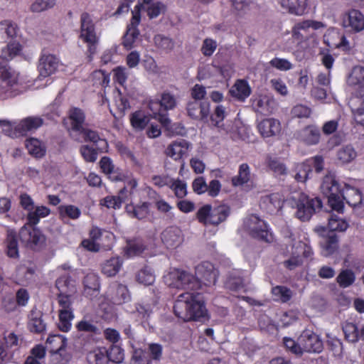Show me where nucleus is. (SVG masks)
Here are the masks:
<instances>
[{"label":"nucleus","instance_id":"nucleus-1","mask_svg":"<svg viewBox=\"0 0 364 364\" xmlns=\"http://www.w3.org/2000/svg\"><path fill=\"white\" fill-rule=\"evenodd\" d=\"M164 282L171 288L185 289L179 294L173 305V312L183 321H199L207 315L203 301L198 298L200 282L192 274L182 269H173L164 277Z\"/></svg>","mask_w":364,"mask_h":364},{"label":"nucleus","instance_id":"nucleus-2","mask_svg":"<svg viewBox=\"0 0 364 364\" xmlns=\"http://www.w3.org/2000/svg\"><path fill=\"white\" fill-rule=\"evenodd\" d=\"M321 191L328 198L329 206L338 213L343 211V200L351 207H356L363 201V194L358 188L346 183L341 188L332 175L323 177Z\"/></svg>","mask_w":364,"mask_h":364},{"label":"nucleus","instance_id":"nucleus-3","mask_svg":"<svg viewBox=\"0 0 364 364\" xmlns=\"http://www.w3.org/2000/svg\"><path fill=\"white\" fill-rule=\"evenodd\" d=\"M22 50V46L18 43H11L1 48L0 55V96L11 90L16 80L10 71L8 62Z\"/></svg>","mask_w":364,"mask_h":364},{"label":"nucleus","instance_id":"nucleus-4","mask_svg":"<svg viewBox=\"0 0 364 364\" xmlns=\"http://www.w3.org/2000/svg\"><path fill=\"white\" fill-rule=\"evenodd\" d=\"M79 38L87 45V55L92 61L97 51L100 36H97L95 24L90 14L84 12L80 16V28Z\"/></svg>","mask_w":364,"mask_h":364},{"label":"nucleus","instance_id":"nucleus-5","mask_svg":"<svg viewBox=\"0 0 364 364\" xmlns=\"http://www.w3.org/2000/svg\"><path fill=\"white\" fill-rule=\"evenodd\" d=\"M324 27L322 22L314 20H305L296 23L291 30V39L295 50L297 52H305L309 48V37L307 33L309 28L318 30Z\"/></svg>","mask_w":364,"mask_h":364},{"label":"nucleus","instance_id":"nucleus-6","mask_svg":"<svg viewBox=\"0 0 364 364\" xmlns=\"http://www.w3.org/2000/svg\"><path fill=\"white\" fill-rule=\"evenodd\" d=\"M176 105L177 100L176 96L168 91L162 92L159 101L151 102L149 104L150 109L155 114V117L163 127L167 129H168L171 124L168 111L173 109Z\"/></svg>","mask_w":364,"mask_h":364},{"label":"nucleus","instance_id":"nucleus-7","mask_svg":"<svg viewBox=\"0 0 364 364\" xmlns=\"http://www.w3.org/2000/svg\"><path fill=\"white\" fill-rule=\"evenodd\" d=\"M67 338L60 334L48 336L46 348L52 355L53 364H68L72 358V355L66 351Z\"/></svg>","mask_w":364,"mask_h":364},{"label":"nucleus","instance_id":"nucleus-8","mask_svg":"<svg viewBox=\"0 0 364 364\" xmlns=\"http://www.w3.org/2000/svg\"><path fill=\"white\" fill-rule=\"evenodd\" d=\"M293 201L296 208V216L301 221L310 220L316 210L322 208V201L319 198H310L304 193L298 194L296 198H293Z\"/></svg>","mask_w":364,"mask_h":364},{"label":"nucleus","instance_id":"nucleus-9","mask_svg":"<svg viewBox=\"0 0 364 364\" xmlns=\"http://www.w3.org/2000/svg\"><path fill=\"white\" fill-rule=\"evenodd\" d=\"M195 278L200 282V289L202 285H215L218 277V271L214 265L208 262L204 261L196 267Z\"/></svg>","mask_w":364,"mask_h":364},{"label":"nucleus","instance_id":"nucleus-10","mask_svg":"<svg viewBox=\"0 0 364 364\" xmlns=\"http://www.w3.org/2000/svg\"><path fill=\"white\" fill-rule=\"evenodd\" d=\"M250 221V235L252 237L269 243L274 240L273 235L265 221L256 215H251Z\"/></svg>","mask_w":364,"mask_h":364},{"label":"nucleus","instance_id":"nucleus-11","mask_svg":"<svg viewBox=\"0 0 364 364\" xmlns=\"http://www.w3.org/2000/svg\"><path fill=\"white\" fill-rule=\"evenodd\" d=\"M44 120L38 116H30L22 119L14 127L13 137L26 136L30 132H34L43 126Z\"/></svg>","mask_w":364,"mask_h":364},{"label":"nucleus","instance_id":"nucleus-12","mask_svg":"<svg viewBox=\"0 0 364 364\" xmlns=\"http://www.w3.org/2000/svg\"><path fill=\"white\" fill-rule=\"evenodd\" d=\"M342 26L350 32H360L364 29V15L358 10L351 9L343 14Z\"/></svg>","mask_w":364,"mask_h":364},{"label":"nucleus","instance_id":"nucleus-13","mask_svg":"<svg viewBox=\"0 0 364 364\" xmlns=\"http://www.w3.org/2000/svg\"><path fill=\"white\" fill-rule=\"evenodd\" d=\"M299 340L302 346V351L320 353L323 350V345L320 337L309 330L304 331Z\"/></svg>","mask_w":364,"mask_h":364},{"label":"nucleus","instance_id":"nucleus-14","mask_svg":"<svg viewBox=\"0 0 364 364\" xmlns=\"http://www.w3.org/2000/svg\"><path fill=\"white\" fill-rule=\"evenodd\" d=\"M18 235L22 243L31 248L44 240L43 235L39 229L26 225L21 228Z\"/></svg>","mask_w":364,"mask_h":364},{"label":"nucleus","instance_id":"nucleus-15","mask_svg":"<svg viewBox=\"0 0 364 364\" xmlns=\"http://www.w3.org/2000/svg\"><path fill=\"white\" fill-rule=\"evenodd\" d=\"M43 313L41 310L34 306L28 316L27 328L36 334H41L46 330V323L43 319Z\"/></svg>","mask_w":364,"mask_h":364},{"label":"nucleus","instance_id":"nucleus-16","mask_svg":"<svg viewBox=\"0 0 364 364\" xmlns=\"http://www.w3.org/2000/svg\"><path fill=\"white\" fill-rule=\"evenodd\" d=\"M186 110L191 118L201 121L206 120L210 114V104L208 102L190 101L187 103Z\"/></svg>","mask_w":364,"mask_h":364},{"label":"nucleus","instance_id":"nucleus-17","mask_svg":"<svg viewBox=\"0 0 364 364\" xmlns=\"http://www.w3.org/2000/svg\"><path fill=\"white\" fill-rule=\"evenodd\" d=\"M58 63L59 60L55 55L43 51L38 66L40 75L43 77L52 75L56 71Z\"/></svg>","mask_w":364,"mask_h":364},{"label":"nucleus","instance_id":"nucleus-18","mask_svg":"<svg viewBox=\"0 0 364 364\" xmlns=\"http://www.w3.org/2000/svg\"><path fill=\"white\" fill-rule=\"evenodd\" d=\"M325 43L331 48H342L343 50H348V41L346 36L336 30L328 31L324 35Z\"/></svg>","mask_w":364,"mask_h":364},{"label":"nucleus","instance_id":"nucleus-19","mask_svg":"<svg viewBox=\"0 0 364 364\" xmlns=\"http://www.w3.org/2000/svg\"><path fill=\"white\" fill-rule=\"evenodd\" d=\"M258 130L263 137L277 136L281 132V123L278 119L267 118L262 120L258 126Z\"/></svg>","mask_w":364,"mask_h":364},{"label":"nucleus","instance_id":"nucleus-20","mask_svg":"<svg viewBox=\"0 0 364 364\" xmlns=\"http://www.w3.org/2000/svg\"><path fill=\"white\" fill-rule=\"evenodd\" d=\"M161 240L167 249H174L182 242L181 232L175 227L168 228L161 233Z\"/></svg>","mask_w":364,"mask_h":364},{"label":"nucleus","instance_id":"nucleus-21","mask_svg":"<svg viewBox=\"0 0 364 364\" xmlns=\"http://www.w3.org/2000/svg\"><path fill=\"white\" fill-rule=\"evenodd\" d=\"M284 200L279 193L265 195L261 198L260 205L268 213H273L279 211L283 205Z\"/></svg>","mask_w":364,"mask_h":364},{"label":"nucleus","instance_id":"nucleus-22","mask_svg":"<svg viewBox=\"0 0 364 364\" xmlns=\"http://www.w3.org/2000/svg\"><path fill=\"white\" fill-rule=\"evenodd\" d=\"M18 31V27L17 24L10 20H4L0 22V43H6L8 41L7 45L9 43L15 42L18 43L15 41H12L14 38H15L17 35V32Z\"/></svg>","mask_w":364,"mask_h":364},{"label":"nucleus","instance_id":"nucleus-23","mask_svg":"<svg viewBox=\"0 0 364 364\" xmlns=\"http://www.w3.org/2000/svg\"><path fill=\"white\" fill-rule=\"evenodd\" d=\"M75 328L80 335H86L92 339L101 334V330L96 323L92 320H88L85 318L76 323Z\"/></svg>","mask_w":364,"mask_h":364},{"label":"nucleus","instance_id":"nucleus-24","mask_svg":"<svg viewBox=\"0 0 364 364\" xmlns=\"http://www.w3.org/2000/svg\"><path fill=\"white\" fill-rule=\"evenodd\" d=\"M79 132L83 134L85 141L92 142L97 146L99 152H107L108 142L105 139L101 138L97 132L84 128Z\"/></svg>","mask_w":364,"mask_h":364},{"label":"nucleus","instance_id":"nucleus-25","mask_svg":"<svg viewBox=\"0 0 364 364\" xmlns=\"http://www.w3.org/2000/svg\"><path fill=\"white\" fill-rule=\"evenodd\" d=\"M25 146L29 155L35 159H42L46 156L45 144L35 137H30L25 141Z\"/></svg>","mask_w":364,"mask_h":364},{"label":"nucleus","instance_id":"nucleus-26","mask_svg":"<svg viewBox=\"0 0 364 364\" xmlns=\"http://www.w3.org/2000/svg\"><path fill=\"white\" fill-rule=\"evenodd\" d=\"M229 92L232 97L244 102L250 95L252 90L246 80L239 79L235 81Z\"/></svg>","mask_w":364,"mask_h":364},{"label":"nucleus","instance_id":"nucleus-27","mask_svg":"<svg viewBox=\"0 0 364 364\" xmlns=\"http://www.w3.org/2000/svg\"><path fill=\"white\" fill-rule=\"evenodd\" d=\"M127 197L128 191L124 187L119 191L118 196H107L104 198L100 200V205L107 208L119 209L122 204L126 201Z\"/></svg>","mask_w":364,"mask_h":364},{"label":"nucleus","instance_id":"nucleus-28","mask_svg":"<svg viewBox=\"0 0 364 364\" xmlns=\"http://www.w3.org/2000/svg\"><path fill=\"white\" fill-rule=\"evenodd\" d=\"M68 119L70 121L71 129L74 132H80L85 121V114L79 107H71L68 112Z\"/></svg>","mask_w":364,"mask_h":364},{"label":"nucleus","instance_id":"nucleus-29","mask_svg":"<svg viewBox=\"0 0 364 364\" xmlns=\"http://www.w3.org/2000/svg\"><path fill=\"white\" fill-rule=\"evenodd\" d=\"M308 0H280L281 6L289 14L301 16L305 13Z\"/></svg>","mask_w":364,"mask_h":364},{"label":"nucleus","instance_id":"nucleus-30","mask_svg":"<svg viewBox=\"0 0 364 364\" xmlns=\"http://www.w3.org/2000/svg\"><path fill=\"white\" fill-rule=\"evenodd\" d=\"M122 264V258L112 257L102 264V273L107 277H114L121 269Z\"/></svg>","mask_w":364,"mask_h":364},{"label":"nucleus","instance_id":"nucleus-31","mask_svg":"<svg viewBox=\"0 0 364 364\" xmlns=\"http://www.w3.org/2000/svg\"><path fill=\"white\" fill-rule=\"evenodd\" d=\"M18 238V235L15 231H8L5 240L6 253L10 258L17 259L19 257Z\"/></svg>","mask_w":364,"mask_h":364},{"label":"nucleus","instance_id":"nucleus-32","mask_svg":"<svg viewBox=\"0 0 364 364\" xmlns=\"http://www.w3.org/2000/svg\"><path fill=\"white\" fill-rule=\"evenodd\" d=\"M230 214V208L227 205H220L212 207L210 215V225L218 226L227 220Z\"/></svg>","mask_w":364,"mask_h":364},{"label":"nucleus","instance_id":"nucleus-33","mask_svg":"<svg viewBox=\"0 0 364 364\" xmlns=\"http://www.w3.org/2000/svg\"><path fill=\"white\" fill-rule=\"evenodd\" d=\"M82 282L85 294L92 296L97 295L99 293L100 284L97 274L94 272L87 273L85 276Z\"/></svg>","mask_w":364,"mask_h":364},{"label":"nucleus","instance_id":"nucleus-34","mask_svg":"<svg viewBox=\"0 0 364 364\" xmlns=\"http://www.w3.org/2000/svg\"><path fill=\"white\" fill-rule=\"evenodd\" d=\"M250 179V166L247 163H243L239 166L237 174L231 178V183L234 187L242 186L247 184Z\"/></svg>","mask_w":364,"mask_h":364},{"label":"nucleus","instance_id":"nucleus-35","mask_svg":"<svg viewBox=\"0 0 364 364\" xmlns=\"http://www.w3.org/2000/svg\"><path fill=\"white\" fill-rule=\"evenodd\" d=\"M138 2L141 9L146 10L149 18L158 17L164 8V4L159 1L153 2L152 0H138Z\"/></svg>","mask_w":364,"mask_h":364},{"label":"nucleus","instance_id":"nucleus-36","mask_svg":"<svg viewBox=\"0 0 364 364\" xmlns=\"http://www.w3.org/2000/svg\"><path fill=\"white\" fill-rule=\"evenodd\" d=\"M187 149L188 146L185 140L174 141L167 147L166 154L168 156L176 161L183 157Z\"/></svg>","mask_w":364,"mask_h":364},{"label":"nucleus","instance_id":"nucleus-37","mask_svg":"<svg viewBox=\"0 0 364 364\" xmlns=\"http://www.w3.org/2000/svg\"><path fill=\"white\" fill-rule=\"evenodd\" d=\"M100 166L102 171L109 175L114 181H121L122 175L115 170L114 165L109 156H102L100 161Z\"/></svg>","mask_w":364,"mask_h":364},{"label":"nucleus","instance_id":"nucleus-38","mask_svg":"<svg viewBox=\"0 0 364 364\" xmlns=\"http://www.w3.org/2000/svg\"><path fill=\"white\" fill-rule=\"evenodd\" d=\"M152 314L153 308L149 304H137L136 310L133 312L136 321L141 324L147 323Z\"/></svg>","mask_w":364,"mask_h":364},{"label":"nucleus","instance_id":"nucleus-39","mask_svg":"<svg viewBox=\"0 0 364 364\" xmlns=\"http://www.w3.org/2000/svg\"><path fill=\"white\" fill-rule=\"evenodd\" d=\"M274 300L281 303H287L293 296L292 291L286 286L277 285L272 288Z\"/></svg>","mask_w":364,"mask_h":364},{"label":"nucleus","instance_id":"nucleus-40","mask_svg":"<svg viewBox=\"0 0 364 364\" xmlns=\"http://www.w3.org/2000/svg\"><path fill=\"white\" fill-rule=\"evenodd\" d=\"M338 236L336 233H328L323 242H321L323 255L326 257L333 255L338 248Z\"/></svg>","mask_w":364,"mask_h":364},{"label":"nucleus","instance_id":"nucleus-41","mask_svg":"<svg viewBox=\"0 0 364 364\" xmlns=\"http://www.w3.org/2000/svg\"><path fill=\"white\" fill-rule=\"evenodd\" d=\"M348 83L350 86L364 87V68L354 67L348 78Z\"/></svg>","mask_w":364,"mask_h":364},{"label":"nucleus","instance_id":"nucleus-42","mask_svg":"<svg viewBox=\"0 0 364 364\" xmlns=\"http://www.w3.org/2000/svg\"><path fill=\"white\" fill-rule=\"evenodd\" d=\"M58 211L60 218L62 219L68 218L77 220L81 215L80 209L74 205H61L58 206Z\"/></svg>","mask_w":364,"mask_h":364},{"label":"nucleus","instance_id":"nucleus-43","mask_svg":"<svg viewBox=\"0 0 364 364\" xmlns=\"http://www.w3.org/2000/svg\"><path fill=\"white\" fill-rule=\"evenodd\" d=\"M58 318V327L59 330L63 332H68L71 329V321L74 318L73 311L59 310Z\"/></svg>","mask_w":364,"mask_h":364},{"label":"nucleus","instance_id":"nucleus-44","mask_svg":"<svg viewBox=\"0 0 364 364\" xmlns=\"http://www.w3.org/2000/svg\"><path fill=\"white\" fill-rule=\"evenodd\" d=\"M130 294L126 285L117 284L115 292L112 296L113 302L116 304H122L130 300Z\"/></svg>","mask_w":364,"mask_h":364},{"label":"nucleus","instance_id":"nucleus-45","mask_svg":"<svg viewBox=\"0 0 364 364\" xmlns=\"http://www.w3.org/2000/svg\"><path fill=\"white\" fill-rule=\"evenodd\" d=\"M302 137L306 144H316L319 141L320 131L315 127L308 126L302 130Z\"/></svg>","mask_w":364,"mask_h":364},{"label":"nucleus","instance_id":"nucleus-46","mask_svg":"<svg viewBox=\"0 0 364 364\" xmlns=\"http://www.w3.org/2000/svg\"><path fill=\"white\" fill-rule=\"evenodd\" d=\"M328 228L329 233H335L336 231L343 232L348 228V223L336 215H331L328 219Z\"/></svg>","mask_w":364,"mask_h":364},{"label":"nucleus","instance_id":"nucleus-47","mask_svg":"<svg viewBox=\"0 0 364 364\" xmlns=\"http://www.w3.org/2000/svg\"><path fill=\"white\" fill-rule=\"evenodd\" d=\"M311 171V166L308 162L299 164L293 171L295 173L294 178L297 182L304 183L308 179Z\"/></svg>","mask_w":364,"mask_h":364},{"label":"nucleus","instance_id":"nucleus-48","mask_svg":"<svg viewBox=\"0 0 364 364\" xmlns=\"http://www.w3.org/2000/svg\"><path fill=\"white\" fill-rule=\"evenodd\" d=\"M140 33L138 28H127L126 33L123 36L122 44L126 50L134 48V43L139 38Z\"/></svg>","mask_w":364,"mask_h":364},{"label":"nucleus","instance_id":"nucleus-49","mask_svg":"<svg viewBox=\"0 0 364 364\" xmlns=\"http://www.w3.org/2000/svg\"><path fill=\"white\" fill-rule=\"evenodd\" d=\"M136 279L140 284L151 285L155 280V276L151 269L148 266H145L137 272Z\"/></svg>","mask_w":364,"mask_h":364},{"label":"nucleus","instance_id":"nucleus-50","mask_svg":"<svg viewBox=\"0 0 364 364\" xmlns=\"http://www.w3.org/2000/svg\"><path fill=\"white\" fill-rule=\"evenodd\" d=\"M71 277L68 274H63L58 277L55 281V287L59 291L58 294H70L73 292L71 284Z\"/></svg>","mask_w":364,"mask_h":364},{"label":"nucleus","instance_id":"nucleus-51","mask_svg":"<svg viewBox=\"0 0 364 364\" xmlns=\"http://www.w3.org/2000/svg\"><path fill=\"white\" fill-rule=\"evenodd\" d=\"M355 280L354 272L350 269H343L338 275L336 282L342 288H346L352 285Z\"/></svg>","mask_w":364,"mask_h":364},{"label":"nucleus","instance_id":"nucleus-52","mask_svg":"<svg viewBox=\"0 0 364 364\" xmlns=\"http://www.w3.org/2000/svg\"><path fill=\"white\" fill-rule=\"evenodd\" d=\"M356 156V151L350 145L342 147L337 153L338 159L343 164H348L351 162Z\"/></svg>","mask_w":364,"mask_h":364},{"label":"nucleus","instance_id":"nucleus-53","mask_svg":"<svg viewBox=\"0 0 364 364\" xmlns=\"http://www.w3.org/2000/svg\"><path fill=\"white\" fill-rule=\"evenodd\" d=\"M107 358L116 363H119L124 360V350L118 345L112 344L106 350Z\"/></svg>","mask_w":364,"mask_h":364},{"label":"nucleus","instance_id":"nucleus-54","mask_svg":"<svg viewBox=\"0 0 364 364\" xmlns=\"http://www.w3.org/2000/svg\"><path fill=\"white\" fill-rule=\"evenodd\" d=\"M225 287L230 291H240L244 287V279L242 277L231 273L225 282Z\"/></svg>","mask_w":364,"mask_h":364},{"label":"nucleus","instance_id":"nucleus-55","mask_svg":"<svg viewBox=\"0 0 364 364\" xmlns=\"http://www.w3.org/2000/svg\"><path fill=\"white\" fill-rule=\"evenodd\" d=\"M169 188L173 191L175 196L179 199L184 198L188 194L186 183L178 178H173Z\"/></svg>","mask_w":364,"mask_h":364},{"label":"nucleus","instance_id":"nucleus-56","mask_svg":"<svg viewBox=\"0 0 364 364\" xmlns=\"http://www.w3.org/2000/svg\"><path fill=\"white\" fill-rule=\"evenodd\" d=\"M267 165L268 168L277 176L287 173L285 164L277 158L269 157L267 160Z\"/></svg>","mask_w":364,"mask_h":364},{"label":"nucleus","instance_id":"nucleus-57","mask_svg":"<svg viewBox=\"0 0 364 364\" xmlns=\"http://www.w3.org/2000/svg\"><path fill=\"white\" fill-rule=\"evenodd\" d=\"M146 250V246L140 240H134L129 242L125 250L128 257H134L140 255Z\"/></svg>","mask_w":364,"mask_h":364},{"label":"nucleus","instance_id":"nucleus-58","mask_svg":"<svg viewBox=\"0 0 364 364\" xmlns=\"http://www.w3.org/2000/svg\"><path fill=\"white\" fill-rule=\"evenodd\" d=\"M212 213V205L206 204L200 207L196 212V217L198 221L204 225H210V215Z\"/></svg>","mask_w":364,"mask_h":364},{"label":"nucleus","instance_id":"nucleus-59","mask_svg":"<svg viewBox=\"0 0 364 364\" xmlns=\"http://www.w3.org/2000/svg\"><path fill=\"white\" fill-rule=\"evenodd\" d=\"M343 331L345 335V338L349 342H356L359 339V331L356 324L353 323H346L343 326Z\"/></svg>","mask_w":364,"mask_h":364},{"label":"nucleus","instance_id":"nucleus-60","mask_svg":"<svg viewBox=\"0 0 364 364\" xmlns=\"http://www.w3.org/2000/svg\"><path fill=\"white\" fill-rule=\"evenodd\" d=\"M225 117V108L223 105H217L210 119L211 124L218 128L223 127V122Z\"/></svg>","mask_w":364,"mask_h":364},{"label":"nucleus","instance_id":"nucleus-61","mask_svg":"<svg viewBox=\"0 0 364 364\" xmlns=\"http://www.w3.org/2000/svg\"><path fill=\"white\" fill-rule=\"evenodd\" d=\"M57 0H36L30 6L32 12H42L53 8Z\"/></svg>","mask_w":364,"mask_h":364},{"label":"nucleus","instance_id":"nucleus-62","mask_svg":"<svg viewBox=\"0 0 364 364\" xmlns=\"http://www.w3.org/2000/svg\"><path fill=\"white\" fill-rule=\"evenodd\" d=\"M97 147L95 149L89 145H82L80 148V153L87 162H95L97 159Z\"/></svg>","mask_w":364,"mask_h":364},{"label":"nucleus","instance_id":"nucleus-63","mask_svg":"<svg viewBox=\"0 0 364 364\" xmlns=\"http://www.w3.org/2000/svg\"><path fill=\"white\" fill-rule=\"evenodd\" d=\"M218 44L215 40L206 38L203 40L200 51L205 57H210L217 49Z\"/></svg>","mask_w":364,"mask_h":364},{"label":"nucleus","instance_id":"nucleus-64","mask_svg":"<svg viewBox=\"0 0 364 364\" xmlns=\"http://www.w3.org/2000/svg\"><path fill=\"white\" fill-rule=\"evenodd\" d=\"M150 203L143 202L139 205L132 206L133 217L141 220L145 218L149 213Z\"/></svg>","mask_w":364,"mask_h":364}]
</instances>
